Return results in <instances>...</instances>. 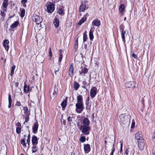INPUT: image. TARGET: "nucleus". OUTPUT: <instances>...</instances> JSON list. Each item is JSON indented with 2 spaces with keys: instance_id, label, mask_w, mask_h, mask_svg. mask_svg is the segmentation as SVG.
Masks as SVG:
<instances>
[{
  "instance_id": "obj_1",
  "label": "nucleus",
  "mask_w": 155,
  "mask_h": 155,
  "mask_svg": "<svg viewBox=\"0 0 155 155\" xmlns=\"http://www.w3.org/2000/svg\"><path fill=\"white\" fill-rule=\"evenodd\" d=\"M130 116L128 114H121L119 116L121 122L124 124H128L129 123Z\"/></svg>"
},
{
  "instance_id": "obj_2",
  "label": "nucleus",
  "mask_w": 155,
  "mask_h": 155,
  "mask_svg": "<svg viewBox=\"0 0 155 155\" xmlns=\"http://www.w3.org/2000/svg\"><path fill=\"white\" fill-rule=\"evenodd\" d=\"M82 130L81 132L85 135H88L90 133L91 128L90 126H81L80 128Z\"/></svg>"
},
{
  "instance_id": "obj_3",
  "label": "nucleus",
  "mask_w": 155,
  "mask_h": 155,
  "mask_svg": "<svg viewBox=\"0 0 155 155\" xmlns=\"http://www.w3.org/2000/svg\"><path fill=\"white\" fill-rule=\"evenodd\" d=\"M76 107L75 110L78 113H81L84 109V103H77Z\"/></svg>"
},
{
  "instance_id": "obj_4",
  "label": "nucleus",
  "mask_w": 155,
  "mask_h": 155,
  "mask_svg": "<svg viewBox=\"0 0 155 155\" xmlns=\"http://www.w3.org/2000/svg\"><path fill=\"white\" fill-rule=\"evenodd\" d=\"M32 20L34 21H35L36 23L38 25L42 21V18L36 14L33 15L32 17Z\"/></svg>"
},
{
  "instance_id": "obj_5",
  "label": "nucleus",
  "mask_w": 155,
  "mask_h": 155,
  "mask_svg": "<svg viewBox=\"0 0 155 155\" xmlns=\"http://www.w3.org/2000/svg\"><path fill=\"white\" fill-rule=\"evenodd\" d=\"M143 138H140L137 140L139 148L140 150H143L144 147L145 143Z\"/></svg>"
},
{
  "instance_id": "obj_6",
  "label": "nucleus",
  "mask_w": 155,
  "mask_h": 155,
  "mask_svg": "<svg viewBox=\"0 0 155 155\" xmlns=\"http://www.w3.org/2000/svg\"><path fill=\"white\" fill-rule=\"evenodd\" d=\"M47 9L48 12L52 13L54 10V4L52 3H49L47 5Z\"/></svg>"
},
{
  "instance_id": "obj_7",
  "label": "nucleus",
  "mask_w": 155,
  "mask_h": 155,
  "mask_svg": "<svg viewBox=\"0 0 155 155\" xmlns=\"http://www.w3.org/2000/svg\"><path fill=\"white\" fill-rule=\"evenodd\" d=\"M136 83L134 81L127 82L125 83V86L127 88H134L135 87Z\"/></svg>"
},
{
  "instance_id": "obj_8",
  "label": "nucleus",
  "mask_w": 155,
  "mask_h": 155,
  "mask_svg": "<svg viewBox=\"0 0 155 155\" xmlns=\"http://www.w3.org/2000/svg\"><path fill=\"white\" fill-rule=\"evenodd\" d=\"M134 152V150L132 147H129L126 150L125 154L127 155H133Z\"/></svg>"
},
{
  "instance_id": "obj_9",
  "label": "nucleus",
  "mask_w": 155,
  "mask_h": 155,
  "mask_svg": "<svg viewBox=\"0 0 155 155\" xmlns=\"http://www.w3.org/2000/svg\"><path fill=\"white\" fill-rule=\"evenodd\" d=\"M97 90V88L96 87H93L91 91L90 95L91 97L93 98L97 94L96 91Z\"/></svg>"
},
{
  "instance_id": "obj_10",
  "label": "nucleus",
  "mask_w": 155,
  "mask_h": 155,
  "mask_svg": "<svg viewBox=\"0 0 155 155\" xmlns=\"http://www.w3.org/2000/svg\"><path fill=\"white\" fill-rule=\"evenodd\" d=\"M38 125L37 122H36L34 123V125L32 127V131L33 133L36 134L38 131Z\"/></svg>"
},
{
  "instance_id": "obj_11",
  "label": "nucleus",
  "mask_w": 155,
  "mask_h": 155,
  "mask_svg": "<svg viewBox=\"0 0 155 155\" xmlns=\"http://www.w3.org/2000/svg\"><path fill=\"white\" fill-rule=\"evenodd\" d=\"M31 141L33 146H36L38 143V140L37 137L34 135H33Z\"/></svg>"
},
{
  "instance_id": "obj_12",
  "label": "nucleus",
  "mask_w": 155,
  "mask_h": 155,
  "mask_svg": "<svg viewBox=\"0 0 155 155\" xmlns=\"http://www.w3.org/2000/svg\"><path fill=\"white\" fill-rule=\"evenodd\" d=\"M101 25V22L100 20L97 19H95L92 22V25L94 26L99 27Z\"/></svg>"
},
{
  "instance_id": "obj_13",
  "label": "nucleus",
  "mask_w": 155,
  "mask_h": 155,
  "mask_svg": "<svg viewBox=\"0 0 155 155\" xmlns=\"http://www.w3.org/2000/svg\"><path fill=\"white\" fill-rule=\"evenodd\" d=\"M74 71L73 67V64L72 63L71 64L70 67L69 68V75L70 77H72L73 76V71Z\"/></svg>"
},
{
  "instance_id": "obj_14",
  "label": "nucleus",
  "mask_w": 155,
  "mask_h": 155,
  "mask_svg": "<svg viewBox=\"0 0 155 155\" xmlns=\"http://www.w3.org/2000/svg\"><path fill=\"white\" fill-rule=\"evenodd\" d=\"M83 123L84 124L83 126H89V125L90 124V121L89 119L87 118H84L83 121Z\"/></svg>"
},
{
  "instance_id": "obj_15",
  "label": "nucleus",
  "mask_w": 155,
  "mask_h": 155,
  "mask_svg": "<svg viewBox=\"0 0 155 155\" xmlns=\"http://www.w3.org/2000/svg\"><path fill=\"white\" fill-rule=\"evenodd\" d=\"M87 8H86V5L82 3L80 6L79 11L80 12H83Z\"/></svg>"
},
{
  "instance_id": "obj_16",
  "label": "nucleus",
  "mask_w": 155,
  "mask_h": 155,
  "mask_svg": "<svg viewBox=\"0 0 155 155\" xmlns=\"http://www.w3.org/2000/svg\"><path fill=\"white\" fill-rule=\"evenodd\" d=\"M9 42L8 40H5L4 41V43L3 45L5 48V49L7 51L8 50L9 47L8 46Z\"/></svg>"
},
{
  "instance_id": "obj_17",
  "label": "nucleus",
  "mask_w": 155,
  "mask_h": 155,
  "mask_svg": "<svg viewBox=\"0 0 155 155\" xmlns=\"http://www.w3.org/2000/svg\"><path fill=\"white\" fill-rule=\"evenodd\" d=\"M8 5V0H4L2 4V9H6Z\"/></svg>"
},
{
  "instance_id": "obj_18",
  "label": "nucleus",
  "mask_w": 155,
  "mask_h": 155,
  "mask_svg": "<svg viewBox=\"0 0 155 155\" xmlns=\"http://www.w3.org/2000/svg\"><path fill=\"white\" fill-rule=\"evenodd\" d=\"M135 138L137 140L140 139V138H143L142 135L140 132H137L135 134Z\"/></svg>"
},
{
  "instance_id": "obj_19",
  "label": "nucleus",
  "mask_w": 155,
  "mask_h": 155,
  "mask_svg": "<svg viewBox=\"0 0 155 155\" xmlns=\"http://www.w3.org/2000/svg\"><path fill=\"white\" fill-rule=\"evenodd\" d=\"M31 90L29 89V85L25 84L24 87V91L25 93H28L29 91H31Z\"/></svg>"
},
{
  "instance_id": "obj_20",
  "label": "nucleus",
  "mask_w": 155,
  "mask_h": 155,
  "mask_svg": "<svg viewBox=\"0 0 155 155\" xmlns=\"http://www.w3.org/2000/svg\"><path fill=\"white\" fill-rule=\"evenodd\" d=\"M84 149L85 152H88L90 150V145L88 144L84 145Z\"/></svg>"
},
{
  "instance_id": "obj_21",
  "label": "nucleus",
  "mask_w": 155,
  "mask_h": 155,
  "mask_svg": "<svg viewBox=\"0 0 155 155\" xmlns=\"http://www.w3.org/2000/svg\"><path fill=\"white\" fill-rule=\"evenodd\" d=\"M77 103H83V98L82 95H79L77 97Z\"/></svg>"
},
{
  "instance_id": "obj_22",
  "label": "nucleus",
  "mask_w": 155,
  "mask_h": 155,
  "mask_svg": "<svg viewBox=\"0 0 155 155\" xmlns=\"http://www.w3.org/2000/svg\"><path fill=\"white\" fill-rule=\"evenodd\" d=\"M59 20L56 17H55L54 19V24L55 27H58L59 25Z\"/></svg>"
},
{
  "instance_id": "obj_23",
  "label": "nucleus",
  "mask_w": 155,
  "mask_h": 155,
  "mask_svg": "<svg viewBox=\"0 0 155 155\" xmlns=\"http://www.w3.org/2000/svg\"><path fill=\"white\" fill-rule=\"evenodd\" d=\"M7 155V150L4 147L2 148L1 150H0V155Z\"/></svg>"
},
{
  "instance_id": "obj_24",
  "label": "nucleus",
  "mask_w": 155,
  "mask_h": 155,
  "mask_svg": "<svg viewBox=\"0 0 155 155\" xmlns=\"http://www.w3.org/2000/svg\"><path fill=\"white\" fill-rule=\"evenodd\" d=\"M125 8V6L124 4H121L119 6V12L120 13H122Z\"/></svg>"
},
{
  "instance_id": "obj_25",
  "label": "nucleus",
  "mask_w": 155,
  "mask_h": 155,
  "mask_svg": "<svg viewBox=\"0 0 155 155\" xmlns=\"http://www.w3.org/2000/svg\"><path fill=\"white\" fill-rule=\"evenodd\" d=\"M8 102H9L8 107L9 108H10L11 107V106H12V99L11 95L10 93H9V94H8Z\"/></svg>"
},
{
  "instance_id": "obj_26",
  "label": "nucleus",
  "mask_w": 155,
  "mask_h": 155,
  "mask_svg": "<svg viewBox=\"0 0 155 155\" xmlns=\"http://www.w3.org/2000/svg\"><path fill=\"white\" fill-rule=\"evenodd\" d=\"M126 32L125 31H121V38L122 39L123 41L125 43V35L126 34Z\"/></svg>"
},
{
  "instance_id": "obj_27",
  "label": "nucleus",
  "mask_w": 155,
  "mask_h": 155,
  "mask_svg": "<svg viewBox=\"0 0 155 155\" xmlns=\"http://www.w3.org/2000/svg\"><path fill=\"white\" fill-rule=\"evenodd\" d=\"M74 88L77 91L80 85L79 83L75 81L74 83Z\"/></svg>"
},
{
  "instance_id": "obj_28",
  "label": "nucleus",
  "mask_w": 155,
  "mask_h": 155,
  "mask_svg": "<svg viewBox=\"0 0 155 155\" xmlns=\"http://www.w3.org/2000/svg\"><path fill=\"white\" fill-rule=\"evenodd\" d=\"M18 24L19 22L18 21H15L11 25L10 27L12 28H14L18 26Z\"/></svg>"
},
{
  "instance_id": "obj_29",
  "label": "nucleus",
  "mask_w": 155,
  "mask_h": 155,
  "mask_svg": "<svg viewBox=\"0 0 155 155\" xmlns=\"http://www.w3.org/2000/svg\"><path fill=\"white\" fill-rule=\"evenodd\" d=\"M87 18L86 17L82 18L81 20L79 21L78 23V24L79 25H81L83 23L84 21L86 20Z\"/></svg>"
},
{
  "instance_id": "obj_30",
  "label": "nucleus",
  "mask_w": 155,
  "mask_h": 155,
  "mask_svg": "<svg viewBox=\"0 0 155 155\" xmlns=\"http://www.w3.org/2000/svg\"><path fill=\"white\" fill-rule=\"evenodd\" d=\"M67 100H64L62 102L61 104V105L62 107L63 108H65L67 105Z\"/></svg>"
},
{
  "instance_id": "obj_31",
  "label": "nucleus",
  "mask_w": 155,
  "mask_h": 155,
  "mask_svg": "<svg viewBox=\"0 0 155 155\" xmlns=\"http://www.w3.org/2000/svg\"><path fill=\"white\" fill-rule=\"evenodd\" d=\"M2 10L1 11L0 15L3 17H4L5 16V12H6V9H2Z\"/></svg>"
},
{
  "instance_id": "obj_32",
  "label": "nucleus",
  "mask_w": 155,
  "mask_h": 155,
  "mask_svg": "<svg viewBox=\"0 0 155 155\" xmlns=\"http://www.w3.org/2000/svg\"><path fill=\"white\" fill-rule=\"evenodd\" d=\"M89 37L90 40L91 41H93L94 38V35L93 31H92V29H91L89 31Z\"/></svg>"
},
{
  "instance_id": "obj_33",
  "label": "nucleus",
  "mask_w": 155,
  "mask_h": 155,
  "mask_svg": "<svg viewBox=\"0 0 155 155\" xmlns=\"http://www.w3.org/2000/svg\"><path fill=\"white\" fill-rule=\"evenodd\" d=\"M24 110H25L24 113L25 115H29L30 113H29V111L27 107H24Z\"/></svg>"
},
{
  "instance_id": "obj_34",
  "label": "nucleus",
  "mask_w": 155,
  "mask_h": 155,
  "mask_svg": "<svg viewBox=\"0 0 155 155\" xmlns=\"http://www.w3.org/2000/svg\"><path fill=\"white\" fill-rule=\"evenodd\" d=\"M15 68V65H14L11 68V71L10 73V75L11 76H12L14 73V71Z\"/></svg>"
},
{
  "instance_id": "obj_35",
  "label": "nucleus",
  "mask_w": 155,
  "mask_h": 155,
  "mask_svg": "<svg viewBox=\"0 0 155 155\" xmlns=\"http://www.w3.org/2000/svg\"><path fill=\"white\" fill-rule=\"evenodd\" d=\"M87 39L86 31H85L83 34V41L85 42Z\"/></svg>"
},
{
  "instance_id": "obj_36",
  "label": "nucleus",
  "mask_w": 155,
  "mask_h": 155,
  "mask_svg": "<svg viewBox=\"0 0 155 155\" xmlns=\"http://www.w3.org/2000/svg\"><path fill=\"white\" fill-rule=\"evenodd\" d=\"M82 72L84 74H86L88 72V69L84 67L83 69H82V67H81Z\"/></svg>"
},
{
  "instance_id": "obj_37",
  "label": "nucleus",
  "mask_w": 155,
  "mask_h": 155,
  "mask_svg": "<svg viewBox=\"0 0 155 155\" xmlns=\"http://www.w3.org/2000/svg\"><path fill=\"white\" fill-rule=\"evenodd\" d=\"M89 101H85V104L86 105V110L89 109L91 107V105L89 106Z\"/></svg>"
},
{
  "instance_id": "obj_38",
  "label": "nucleus",
  "mask_w": 155,
  "mask_h": 155,
  "mask_svg": "<svg viewBox=\"0 0 155 155\" xmlns=\"http://www.w3.org/2000/svg\"><path fill=\"white\" fill-rule=\"evenodd\" d=\"M25 10L24 9H23L21 11V15H20V16L23 18V17H24L25 16Z\"/></svg>"
},
{
  "instance_id": "obj_39",
  "label": "nucleus",
  "mask_w": 155,
  "mask_h": 155,
  "mask_svg": "<svg viewBox=\"0 0 155 155\" xmlns=\"http://www.w3.org/2000/svg\"><path fill=\"white\" fill-rule=\"evenodd\" d=\"M86 138L85 137L82 136L80 139V141L82 143H83L85 141Z\"/></svg>"
},
{
  "instance_id": "obj_40",
  "label": "nucleus",
  "mask_w": 155,
  "mask_h": 155,
  "mask_svg": "<svg viewBox=\"0 0 155 155\" xmlns=\"http://www.w3.org/2000/svg\"><path fill=\"white\" fill-rule=\"evenodd\" d=\"M32 152L34 153L37 151L38 148H37L36 146H33L32 147Z\"/></svg>"
},
{
  "instance_id": "obj_41",
  "label": "nucleus",
  "mask_w": 155,
  "mask_h": 155,
  "mask_svg": "<svg viewBox=\"0 0 155 155\" xmlns=\"http://www.w3.org/2000/svg\"><path fill=\"white\" fill-rule=\"evenodd\" d=\"M21 127H17L16 128V132L17 134H19L21 132Z\"/></svg>"
},
{
  "instance_id": "obj_42",
  "label": "nucleus",
  "mask_w": 155,
  "mask_h": 155,
  "mask_svg": "<svg viewBox=\"0 0 155 155\" xmlns=\"http://www.w3.org/2000/svg\"><path fill=\"white\" fill-rule=\"evenodd\" d=\"M64 10L62 8H60L59 9L58 13L60 15H62L63 13Z\"/></svg>"
},
{
  "instance_id": "obj_43",
  "label": "nucleus",
  "mask_w": 155,
  "mask_h": 155,
  "mask_svg": "<svg viewBox=\"0 0 155 155\" xmlns=\"http://www.w3.org/2000/svg\"><path fill=\"white\" fill-rule=\"evenodd\" d=\"M59 57L58 61L59 62H60L61 61L62 58V55L61 53H59Z\"/></svg>"
},
{
  "instance_id": "obj_44",
  "label": "nucleus",
  "mask_w": 155,
  "mask_h": 155,
  "mask_svg": "<svg viewBox=\"0 0 155 155\" xmlns=\"http://www.w3.org/2000/svg\"><path fill=\"white\" fill-rule=\"evenodd\" d=\"M124 26L123 24H121L120 26V29L121 31H124Z\"/></svg>"
},
{
  "instance_id": "obj_45",
  "label": "nucleus",
  "mask_w": 155,
  "mask_h": 155,
  "mask_svg": "<svg viewBox=\"0 0 155 155\" xmlns=\"http://www.w3.org/2000/svg\"><path fill=\"white\" fill-rule=\"evenodd\" d=\"M29 115H25V121L24 123V124L25 122H27L29 120Z\"/></svg>"
},
{
  "instance_id": "obj_46",
  "label": "nucleus",
  "mask_w": 155,
  "mask_h": 155,
  "mask_svg": "<svg viewBox=\"0 0 155 155\" xmlns=\"http://www.w3.org/2000/svg\"><path fill=\"white\" fill-rule=\"evenodd\" d=\"M120 151L119 152V153L120 154H121V153L123 151L122 150V147H123V143H120Z\"/></svg>"
},
{
  "instance_id": "obj_47",
  "label": "nucleus",
  "mask_w": 155,
  "mask_h": 155,
  "mask_svg": "<svg viewBox=\"0 0 155 155\" xmlns=\"http://www.w3.org/2000/svg\"><path fill=\"white\" fill-rule=\"evenodd\" d=\"M21 143L23 146H26V143L25 142V140L24 139L23 140H21Z\"/></svg>"
},
{
  "instance_id": "obj_48",
  "label": "nucleus",
  "mask_w": 155,
  "mask_h": 155,
  "mask_svg": "<svg viewBox=\"0 0 155 155\" xmlns=\"http://www.w3.org/2000/svg\"><path fill=\"white\" fill-rule=\"evenodd\" d=\"M132 56L135 59H137L138 58L137 55L134 53H132Z\"/></svg>"
},
{
  "instance_id": "obj_49",
  "label": "nucleus",
  "mask_w": 155,
  "mask_h": 155,
  "mask_svg": "<svg viewBox=\"0 0 155 155\" xmlns=\"http://www.w3.org/2000/svg\"><path fill=\"white\" fill-rule=\"evenodd\" d=\"M152 139L153 141L155 142V132H154L152 135Z\"/></svg>"
},
{
  "instance_id": "obj_50",
  "label": "nucleus",
  "mask_w": 155,
  "mask_h": 155,
  "mask_svg": "<svg viewBox=\"0 0 155 155\" xmlns=\"http://www.w3.org/2000/svg\"><path fill=\"white\" fill-rule=\"evenodd\" d=\"M15 106H22L21 105V104L20 102L18 101L16 102L15 104Z\"/></svg>"
},
{
  "instance_id": "obj_51",
  "label": "nucleus",
  "mask_w": 155,
  "mask_h": 155,
  "mask_svg": "<svg viewBox=\"0 0 155 155\" xmlns=\"http://www.w3.org/2000/svg\"><path fill=\"white\" fill-rule=\"evenodd\" d=\"M49 57H50V58H51L52 57V53L51 52V48H49Z\"/></svg>"
},
{
  "instance_id": "obj_52",
  "label": "nucleus",
  "mask_w": 155,
  "mask_h": 155,
  "mask_svg": "<svg viewBox=\"0 0 155 155\" xmlns=\"http://www.w3.org/2000/svg\"><path fill=\"white\" fill-rule=\"evenodd\" d=\"M16 125L18 127H21V124L19 122H18L16 124Z\"/></svg>"
},
{
  "instance_id": "obj_53",
  "label": "nucleus",
  "mask_w": 155,
  "mask_h": 155,
  "mask_svg": "<svg viewBox=\"0 0 155 155\" xmlns=\"http://www.w3.org/2000/svg\"><path fill=\"white\" fill-rule=\"evenodd\" d=\"M78 45V38L77 39L76 42L75 43V47H76V48H77Z\"/></svg>"
},
{
  "instance_id": "obj_54",
  "label": "nucleus",
  "mask_w": 155,
  "mask_h": 155,
  "mask_svg": "<svg viewBox=\"0 0 155 155\" xmlns=\"http://www.w3.org/2000/svg\"><path fill=\"white\" fill-rule=\"evenodd\" d=\"M30 142V138H28L27 140V143H28V146H29Z\"/></svg>"
},
{
  "instance_id": "obj_55",
  "label": "nucleus",
  "mask_w": 155,
  "mask_h": 155,
  "mask_svg": "<svg viewBox=\"0 0 155 155\" xmlns=\"http://www.w3.org/2000/svg\"><path fill=\"white\" fill-rule=\"evenodd\" d=\"M27 0H22L21 3L22 4H24L27 2Z\"/></svg>"
},
{
  "instance_id": "obj_56",
  "label": "nucleus",
  "mask_w": 155,
  "mask_h": 155,
  "mask_svg": "<svg viewBox=\"0 0 155 155\" xmlns=\"http://www.w3.org/2000/svg\"><path fill=\"white\" fill-rule=\"evenodd\" d=\"M134 126H135V122L134 121V122H132L131 127L132 128H133L134 127Z\"/></svg>"
},
{
  "instance_id": "obj_57",
  "label": "nucleus",
  "mask_w": 155,
  "mask_h": 155,
  "mask_svg": "<svg viewBox=\"0 0 155 155\" xmlns=\"http://www.w3.org/2000/svg\"><path fill=\"white\" fill-rule=\"evenodd\" d=\"M10 14H9V16L8 17V19H10V18H12V17H13L15 16V13H14L12 15L10 16Z\"/></svg>"
},
{
  "instance_id": "obj_58",
  "label": "nucleus",
  "mask_w": 155,
  "mask_h": 155,
  "mask_svg": "<svg viewBox=\"0 0 155 155\" xmlns=\"http://www.w3.org/2000/svg\"><path fill=\"white\" fill-rule=\"evenodd\" d=\"M114 150L115 149L114 148H113L112 151L111 152L110 155H113Z\"/></svg>"
},
{
  "instance_id": "obj_59",
  "label": "nucleus",
  "mask_w": 155,
  "mask_h": 155,
  "mask_svg": "<svg viewBox=\"0 0 155 155\" xmlns=\"http://www.w3.org/2000/svg\"><path fill=\"white\" fill-rule=\"evenodd\" d=\"M67 120L68 122H71L72 121V120L71 119L70 117H69L68 118Z\"/></svg>"
},
{
  "instance_id": "obj_60",
  "label": "nucleus",
  "mask_w": 155,
  "mask_h": 155,
  "mask_svg": "<svg viewBox=\"0 0 155 155\" xmlns=\"http://www.w3.org/2000/svg\"><path fill=\"white\" fill-rule=\"evenodd\" d=\"M18 85H19V83L18 82H15V86L16 87H18Z\"/></svg>"
},
{
  "instance_id": "obj_61",
  "label": "nucleus",
  "mask_w": 155,
  "mask_h": 155,
  "mask_svg": "<svg viewBox=\"0 0 155 155\" xmlns=\"http://www.w3.org/2000/svg\"><path fill=\"white\" fill-rule=\"evenodd\" d=\"M59 70V68H58L57 70L54 69L55 73V74H57V72Z\"/></svg>"
},
{
  "instance_id": "obj_62",
  "label": "nucleus",
  "mask_w": 155,
  "mask_h": 155,
  "mask_svg": "<svg viewBox=\"0 0 155 155\" xmlns=\"http://www.w3.org/2000/svg\"><path fill=\"white\" fill-rule=\"evenodd\" d=\"M141 101L142 103L143 104L144 101V99L142 97L141 100Z\"/></svg>"
},
{
  "instance_id": "obj_63",
  "label": "nucleus",
  "mask_w": 155,
  "mask_h": 155,
  "mask_svg": "<svg viewBox=\"0 0 155 155\" xmlns=\"http://www.w3.org/2000/svg\"><path fill=\"white\" fill-rule=\"evenodd\" d=\"M89 100H90V98L89 97H87V99H86V101H89Z\"/></svg>"
},
{
  "instance_id": "obj_64",
  "label": "nucleus",
  "mask_w": 155,
  "mask_h": 155,
  "mask_svg": "<svg viewBox=\"0 0 155 155\" xmlns=\"http://www.w3.org/2000/svg\"><path fill=\"white\" fill-rule=\"evenodd\" d=\"M28 138H30V135L29 133L28 135Z\"/></svg>"
}]
</instances>
